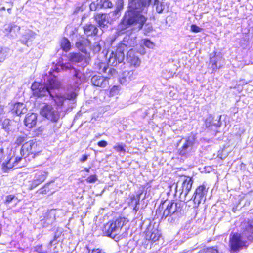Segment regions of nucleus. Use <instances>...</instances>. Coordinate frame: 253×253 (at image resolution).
I'll return each instance as SVG.
<instances>
[{
  "instance_id": "nucleus-34",
  "label": "nucleus",
  "mask_w": 253,
  "mask_h": 253,
  "mask_svg": "<svg viewBox=\"0 0 253 253\" xmlns=\"http://www.w3.org/2000/svg\"><path fill=\"white\" fill-rule=\"evenodd\" d=\"M98 2L100 9L111 8L113 6L109 0H98Z\"/></svg>"
},
{
  "instance_id": "nucleus-55",
  "label": "nucleus",
  "mask_w": 253,
  "mask_h": 253,
  "mask_svg": "<svg viewBox=\"0 0 253 253\" xmlns=\"http://www.w3.org/2000/svg\"><path fill=\"white\" fill-rule=\"evenodd\" d=\"M4 158V152L3 149H0V162L2 161Z\"/></svg>"
},
{
  "instance_id": "nucleus-40",
  "label": "nucleus",
  "mask_w": 253,
  "mask_h": 253,
  "mask_svg": "<svg viewBox=\"0 0 253 253\" xmlns=\"http://www.w3.org/2000/svg\"><path fill=\"white\" fill-rule=\"evenodd\" d=\"M52 182H53V181L48 182L46 184H45L44 186H43L39 190V193L42 194H46L47 192L49 191L48 187L49 185V184Z\"/></svg>"
},
{
  "instance_id": "nucleus-22",
  "label": "nucleus",
  "mask_w": 253,
  "mask_h": 253,
  "mask_svg": "<svg viewBox=\"0 0 253 253\" xmlns=\"http://www.w3.org/2000/svg\"><path fill=\"white\" fill-rule=\"evenodd\" d=\"M37 34L31 30H29L23 34L20 39L21 42L24 45H28V42L33 41L36 37Z\"/></svg>"
},
{
  "instance_id": "nucleus-56",
  "label": "nucleus",
  "mask_w": 253,
  "mask_h": 253,
  "mask_svg": "<svg viewBox=\"0 0 253 253\" xmlns=\"http://www.w3.org/2000/svg\"><path fill=\"white\" fill-rule=\"evenodd\" d=\"M88 156L86 155H84L83 156L82 158L80 159V161L82 162H84L87 160Z\"/></svg>"
},
{
  "instance_id": "nucleus-41",
  "label": "nucleus",
  "mask_w": 253,
  "mask_h": 253,
  "mask_svg": "<svg viewBox=\"0 0 253 253\" xmlns=\"http://www.w3.org/2000/svg\"><path fill=\"white\" fill-rule=\"evenodd\" d=\"M62 233V231L61 230L59 231V230H57L55 232V234H54V239L53 240H51L50 241L49 243V245L48 246L50 247L52 246V245L53 244L54 241L55 240H56L61 235V234Z\"/></svg>"
},
{
  "instance_id": "nucleus-44",
  "label": "nucleus",
  "mask_w": 253,
  "mask_h": 253,
  "mask_svg": "<svg viewBox=\"0 0 253 253\" xmlns=\"http://www.w3.org/2000/svg\"><path fill=\"white\" fill-rule=\"evenodd\" d=\"M90 9L91 11H95L97 9H100V6H99L98 0H97L95 2H92L90 4Z\"/></svg>"
},
{
  "instance_id": "nucleus-15",
  "label": "nucleus",
  "mask_w": 253,
  "mask_h": 253,
  "mask_svg": "<svg viewBox=\"0 0 253 253\" xmlns=\"http://www.w3.org/2000/svg\"><path fill=\"white\" fill-rule=\"evenodd\" d=\"M90 41L84 37H80L78 41L76 42V47L83 53H86L87 47H90Z\"/></svg>"
},
{
  "instance_id": "nucleus-64",
  "label": "nucleus",
  "mask_w": 253,
  "mask_h": 253,
  "mask_svg": "<svg viewBox=\"0 0 253 253\" xmlns=\"http://www.w3.org/2000/svg\"><path fill=\"white\" fill-rule=\"evenodd\" d=\"M15 112H16V113L17 114V115H19V114H18V112L16 111Z\"/></svg>"
},
{
  "instance_id": "nucleus-8",
  "label": "nucleus",
  "mask_w": 253,
  "mask_h": 253,
  "mask_svg": "<svg viewBox=\"0 0 253 253\" xmlns=\"http://www.w3.org/2000/svg\"><path fill=\"white\" fill-rule=\"evenodd\" d=\"M196 135L192 134L188 137L182 138L177 145L178 152L180 155L185 156L190 153L196 144Z\"/></svg>"
},
{
  "instance_id": "nucleus-61",
  "label": "nucleus",
  "mask_w": 253,
  "mask_h": 253,
  "mask_svg": "<svg viewBox=\"0 0 253 253\" xmlns=\"http://www.w3.org/2000/svg\"><path fill=\"white\" fill-rule=\"evenodd\" d=\"M148 29L149 30V31H150L152 30V26H149Z\"/></svg>"
},
{
  "instance_id": "nucleus-30",
  "label": "nucleus",
  "mask_w": 253,
  "mask_h": 253,
  "mask_svg": "<svg viewBox=\"0 0 253 253\" xmlns=\"http://www.w3.org/2000/svg\"><path fill=\"white\" fill-rule=\"evenodd\" d=\"M61 49L65 52H68L71 48V43L69 40L66 38H63L60 42Z\"/></svg>"
},
{
  "instance_id": "nucleus-63",
  "label": "nucleus",
  "mask_w": 253,
  "mask_h": 253,
  "mask_svg": "<svg viewBox=\"0 0 253 253\" xmlns=\"http://www.w3.org/2000/svg\"><path fill=\"white\" fill-rule=\"evenodd\" d=\"M0 10L4 11L5 10V8L4 7H2L0 9Z\"/></svg>"
},
{
  "instance_id": "nucleus-57",
  "label": "nucleus",
  "mask_w": 253,
  "mask_h": 253,
  "mask_svg": "<svg viewBox=\"0 0 253 253\" xmlns=\"http://www.w3.org/2000/svg\"><path fill=\"white\" fill-rule=\"evenodd\" d=\"M139 199H140V197L139 196L137 197V199L136 200V204H135L136 206H135V209L136 208L137 205L139 204Z\"/></svg>"
},
{
  "instance_id": "nucleus-28",
  "label": "nucleus",
  "mask_w": 253,
  "mask_h": 253,
  "mask_svg": "<svg viewBox=\"0 0 253 253\" xmlns=\"http://www.w3.org/2000/svg\"><path fill=\"white\" fill-rule=\"evenodd\" d=\"M68 57L70 61L76 63L80 62L84 59V56L79 53H70Z\"/></svg>"
},
{
  "instance_id": "nucleus-19",
  "label": "nucleus",
  "mask_w": 253,
  "mask_h": 253,
  "mask_svg": "<svg viewBox=\"0 0 253 253\" xmlns=\"http://www.w3.org/2000/svg\"><path fill=\"white\" fill-rule=\"evenodd\" d=\"M126 60L128 63L136 67L139 66L141 63L140 60L135 55L134 50L132 48L129 49L127 51Z\"/></svg>"
},
{
  "instance_id": "nucleus-49",
  "label": "nucleus",
  "mask_w": 253,
  "mask_h": 253,
  "mask_svg": "<svg viewBox=\"0 0 253 253\" xmlns=\"http://www.w3.org/2000/svg\"><path fill=\"white\" fill-rule=\"evenodd\" d=\"M202 29L197 26L196 25L193 24L191 26V30L194 33H198L202 31Z\"/></svg>"
},
{
  "instance_id": "nucleus-38",
  "label": "nucleus",
  "mask_w": 253,
  "mask_h": 253,
  "mask_svg": "<svg viewBox=\"0 0 253 253\" xmlns=\"http://www.w3.org/2000/svg\"><path fill=\"white\" fill-rule=\"evenodd\" d=\"M10 30H12V34L11 36L13 38L16 37L17 34L19 33L20 30V27L16 25L12 24V27H11Z\"/></svg>"
},
{
  "instance_id": "nucleus-9",
  "label": "nucleus",
  "mask_w": 253,
  "mask_h": 253,
  "mask_svg": "<svg viewBox=\"0 0 253 253\" xmlns=\"http://www.w3.org/2000/svg\"><path fill=\"white\" fill-rule=\"evenodd\" d=\"M126 222L124 218H119L115 221L108 222L104 227V233L109 237L115 238L117 235Z\"/></svg>"
},
{
  "instance_id": "nucleus-58",
  "label": "nucleus",
  "mask_w": 253,
  "mask_h": 253,
  "mask_svg": "<svg viewBox=\"0 0 253 253\" xmlns=\"http://www.w3.org/2000/svg\"><path fill=\"white\" fill-rule=\"evenodd\" d=\"M84 170L87 172H89L90 171L89 168H85Z\"/></svg>"
},
{
  "instance_id": "nucleus-5",
  "label": "nucleus",
  "mask_w": 253,
  "mask_h": 253,
  "mask_svg": "<svg viewBox=\"0 0 253 253\" xmlns=\"http://www.w3.org/2000/svg\"><path fill=\"white\" fill-rule=\"evenodd\" d=\"M71 73L73 74V76L70 86L71 89L73 91L67 94V98L71 100L73 102V104H75L76 103V98L77 96V91L81 84L84 75L80 71L74 68L71 69Z\"/></svg>"
},
{
  "instance_id": "nucleus-62",
  "label": "nucleus",
  "mask_w": 253,
  "mask_h": 253,
  "mask_svg": "<svg viewBox=\"0 0 253 253\" xmlns=\"http://www.w3.org/2000/svg\"><path fill=\"white\" fill-rule=\"evenodd\" d=\"M101 134H98V135H96V136H95V137H96V138H99V137H100V136H101Z\"/></svg>"
},
{
  "instance_id": "nucleus-2",
  "label": "nucleus",
  "mask_w": 253,
  "mask_h": 253,
  "mask_svg": "<svg viewBox=\"0 0 253 253\" xmlns=\"http://www.w3.org/2000/svg\"><path fill=\"white\" fill-rule=\"evenodd\" d=\"M43 84L35 82L31 86L34 96L38 97L49 95L51 97H54L53 90L58 89L60 86V83L57 81L55 75H52L49 73V76H46Z\"/></svg>"
},
{
  "instance_id": "nucleus-32",
  "label": "nucleus",
  "mask_w": 253,
  "mask_h": 253,
  "mask_svg": "<svg viewBox=\"0 0 253 253\" xmlns=\"http://www.w3.org/2000/svg\"><path fill=\"white\" fill-rule=\"evenodd\" d=\"M71 67V65H69V66H68V65H63V66H60V65H56L54 68H53L52 70H50V72H49V73L50 74H51L52 76L53 75H55L54 74L55 72L56 73H58L60 72V70L61 69H69L70 70H71V69H72L73 67Z\"/></svg>"
},
{
  "instance_id": "nucleus-16",
  "label": "nucleus",
  "mask_w": 253,
  "mask_h": 253,
  "mask_svg": "<svg viewBox=\"0 0 253 253\" xmlns=\"http://www.w3.org/2000/svg\"><path fill=\"white\" fill-rule=\"evenodd\" d=\"M221 116L218 115L216 119H214L213 117L210 116L205 120V126L207 128L210 129H216L220 126V122Z\"/></svg>"
},
{
  "instance_id": "nucleus-39",
  "label": "nucleus",
  "mask_w": 253,
  "mask_h": 253,
  "mask_svg": "<svg viewBox=\"0 0 253 253\" xmlns=\"http://www.w3.org/2000/svg\"><path fill=\"white\" fill-rule=\"evenodd\" d=\"M13 201L16 203L17 201V198L13 195H9L5 197L4 202L6 204H9Z\"/></svg>"
},
{
  "instance_id": "nucleus-25",
  "label": "nucleus",
  "mask_w": 253,
  "mask_h": 253,
  "mask_svg": "<svg viewBox=\"0 0 253 253\" xmlns=\"http://www.w3.org/2000/svg\"><path fill=\"white\" fill-rule=\"evenodd\" d=\"M40 114L52 122H56L59 118L58 112H40Z\"/></svg>"
},
{
  "instance_id": "nucleus-51",
  "label": "nucleus",
  "mask_w": 253,
  "mask_h": 253,
  "mask_svg": "<svg viewBox=\"0 0 253 253\" xmlns=\"http://www.w3.org/2000/svg\"><path fill=\"white\" fill-rule=\"evenodd\" d=\"M34 251L38 253H43L46 251H43L42 250V245L37 246L35 247Z\"/></svg>"
},
{
  "instance_id": "nucleus-60",
  "label": "nucleus",
  "mask_w": 253,
  "mask_h": 253,
  "mask_svg": "<svg viewBox=\"0 0 253 253\" xmlns=\"http://www.w3.org/2000/svg\"><path fill=\"white\" fill-rule=\"evenodd\" d=\"M0 109H1V110H3V109H5L4 107V106H3L2 105H0Z\"/></svg>"
},
{
  "instance_id": "nucleus-59",
  "label": "nucleus",
  "mask_w": 253,
  "mask_h": 253,
  "mask_svg": "<svg viewBox=\"0 0 253 253\" xmlns=\"http://www.w3.org/2000/svg\"><path fill=\"white\" fill-rule=\"evenodd\" d=\"M7 12H8V13L10 14L11 13V8H8L7 9Z\"/></svg>"
},
{
  "instance_id": "nucleus-3",
  "label": "nucleus",
  "mask_w": 253,
  "mask_h": 253,
  "mask_svg": "<svg viewBox=\"0 0 253 253\" xmlns=\"http://www.w3.org/2000/svg\"><path fill=\"white\" fill-rule=\"evenodd\" d=\"M122 43H120L115 51H109L107 56H109L108 63L113 66H116L122 63L125 58L124 52L127 51L129 48L133 46L135 44L134 40L130 39V36H126Z\"/></svg>"
},
{
  "instance_id": "nucleus-36",
  "label": "nucleus",
  "mask_w": 253,
  "mask_h": 253,
  "mask_svg": "<svg viewBox=\"0 0 253 253\" xmlns=\"http://www.w3.org/2000/svg\"><path fill=\"white\" fill-rule=\"evenodd\" d=\"M107 15L111 23L112 21L115 20L121 16V11L116 9L114 11L110 12Z\"/></svg>"
},
{
  "instance_id": "nucleus-47",
  "label": "nucleus",
  "mask_w": 253,
  "mask_h": 253,
  "mask_svg": "<svg viewBox=\"0 0 253 253\" xmlns=\"http://www.w3.org/2000/svg\"><path fill=\"white\" fill-rule=\"evenodd\" d=\"M98 180L96 175H92L89 176L86 179L87 182L89 183H95Z\"/></svg>"
},
{
  "instance_id": "nucleus-14",
  "label": "nucleus",
  "mask_w": 253,
  "mask_h": 253,
  "mask_svg": "<svg viewBox=\"0 0 253 253\" xmlns=\"http://www.w3.org/2000/svg\"><path fill=\"white\" fill-rule=\"evenodd\" d=\"M193 181L191 178L189 177L185 178L183 180L182 186H181V192H180V198H182V196L184 197V200H186V198L191 190Z\"/></svg>"
},
{
  "instance_id": "nucleus-23",
  "label": "nucleus",
  "mask_w": 253,
  "mask_h": 253,
  "mask_svg": "<svg viewBox=\"0 0 253 253\" xmlns=\"http://www.w3.org/2000/svg\"><path fill=\"white\" fill-rule=\"evenodd\" d=\"M135 78L134 72L133 70H126L124 71L120 78V83L122 84H125L126 82H129Z\"/></svg>"
},
{
  "instance_id": "nucleus-7",
  "label": "nucleus",
  "mask_w": 253,
  "mask_h": 253,
  "mask_svg": "<svg viewBox=\"0 0 253 253\" xmlns=\"http://www.w3.org/2000/svg\"><path fill=\"white\" fill-rule=\"evenodd\" d=\"M42 147L41 143L36 139H33L25 142L22 146L20 153L22 156L27 157L32 155L34 158L36 155L42 151Z\"/></svg>"
},
{
  "instance_id": "nucleus-10",
  "label": "nucleus",
  "mask_w": 253,
  "mask_h": 253,
  "mask_svg": "<svg viewBox=\"0 0 253 253\" xmlns=\"http://www.w3.org/2000/svg\"><path fill=\"white\" fill-rule=\"evenodd\" d=\"M208 189L209 187L205 183L199 186L196 189L192 198L190 199L193 201L194 207H198L200 203L205 202Z\"/></svg>"
},
{
  "instance_id": "nucleus-26",
  "label": "nucleus",
  "mask_w": 253,
  "mask_h": 253,
  "mask_svg": "<svg viewBox=\"0 0 253 253\" xmlns=\"http://www.w3.org/2000/svg\"><path fill=\"white\" fill-rule=\"evenodd\" d=\"M54 90H52V92L54 94V97H53V99L55 101V102L56 103H58L59 104H58V106H59V105H64V104L67 102V101H70L71 102L72 105L71 107V109H73L74 108V106L75 105V104H73V102H72L71 100H69V99H67V94L65 95V99H63L61 97H59L56 93H54ZM53 98V97H52Z\"/></svg>"
},
{
  "instance_id": "nucleus-46",
  "label": "nucleus",
  "mask_w": 253,
  "mask_h": 253,
  "mask_svg": "<svg viewBox=\"0 0 253 253\" xmlns=\"http://www.w3.org/2000/svg\"><path fill=\"white\" fill-rule=\"evenodd\" d=\"M113 148L118 152H125L126 150L124 148V146L122 144H119L113 147Z\"/></svg>"
},
{
  "instance_id": "nucleus-11",
  "label": "nucleus",
  "mask_w": 253,
  "mask_h": 253,
  "mask_svg": "<svg viewBox=\"0 0 253 253\" xmlns=\"http://www.w3.org/2000/svg\"><path fill=\"white\" fill-rule=\"evenodd\" d=\"M241 233L249 242L253 241V220H248L242 224Z\"/></svg>"
},
{
  "instance_id": "nucleus-4",
  "label": "nucleus",
  "mask_w": 253,
  "mask_h": 253,
  "mask_svg": "<svg viewBox=\"0 0 253 253\" xmlns=\"http://www.w3.org/2000/svg\"><path fill=\"white\" fill-rule=\"evenodd\" d=\"M165 205L166 207L163 212L162 218L165 219L167 218V220L169 223L175 222L181 215V203L172 201H164L161 203L156 212L161 213Z\"/></svg>"
},
{
  "instance_id": "nucleus-24",
  "label": "nucleus",
  "mask_w": 253,
  "mask_h": 253,
  "mask_svg": "<svg viewBox=\"0 0 253 253\" xmlns=\"http://www.w3.org/2000/svg\"><path fill=\"white\" fill-rule=\"evenodd\" d=\"M84 33L87 36H95L97 35L98 29L94 25L91 23L85 24L84 27Z\"/></svg>"
},
{
  "instance_id": "nucleus-33",
  "label": "nucleus",
  "mask_w": 253,
  "mask_h": 253,
  "mask_svg": "<svg viewBox=\"0 0 253 253\" xmlns=\"http://www.w3.org/2000/svg\"><path fill=\"white\" fill-rule=\"evenodd\" d=\"M10 49L6 47H0V62H2L8 56Z\"/></svg>"
},
{
  "instance_id": "nucleus-42",
  "label": "nucleus",
  "mask_w": 253,
  "mask_h": 253,
  "mask_svg": "<svg viewBox=\"0 0 253 253\" xmlns=\"http://www.w3.org/2000/svg\"><path fill=\"white\" fill-rule=\"evenodd\" d=\"M91 49L94 53H98L101 49V47L100 43L98 42H96L93 44Z\"/></svg>"
},
{
  "instance_id": "nucleus-52",
  "label": "nucleus",
  "mask_w": 253,
  "mask_h": 253,
  "mask_svg": "<svg viewBox=\"0 0 253 253\" xmlns=\"http://www.w3.org/2000/svg\"><path fill=\"white\" fill-rule=\"evenodd\" d=\"M12 24H9L7 27L5 28L4 33L6 34H12V30H10L11 27H12Z\"/></svg>"
},
{
  "instance_id": "nucleus-37",
  "label": "nucleus",
  "mask_w": 253,
  "mask_h": 253,
  "mask_svg": "<svg viewBox=\"0 0 253 253\" xmlns=\"http://www.w3.org/2000/svg\"><path fill=\"white\" fill-rule=\"evenodd\" d=\"M10 120L8 119H5L2 123V127L8 133L11 131V129L10 128Z\"/></svg>"
},
{
  "instance_id": "nucleus-20",
  "label": "nucleus",
  "mask_w": 253,
  "mask_h": 253,
  "mask_svg": "<svg viewBox=\"0 0 253 253\" xmlns=\"http://www.w3.org/2000/svg\"><path fill=\"white\" fill-rule=\"evenodd\" d=\"M37 115L33 112L28 113L25 117V125L29 128L34 127L37 123Z\"/></svg>"
},
{
  "instance_id": "nucleus-6",
  "label": "nucleus",
  "mask_w": 253,
  "mask_h": 253,
  "mask_svg": "<svg viewBox=\"0 0 253 253\" xmlns=\"http://www.w3.org/2000/svg\"><path fill=\"white\" fill-rule=\"evenodd\" d=\"M249 244V242L241 233H235L230 235L229 246L232 253H238L243 248H247Z\"/></svg>"
},
{
  "instance_id": "nucleus-35",
  "label": "nucleus",
  "mask_w": 253,
  "mask_h": 253,
  "mask_svg": "<svg viewBox=\"0 0 253 253\" xmlns=\"http://www.w3.org/2000/svg\"><path fill=\"white\" fill-rule=\"evenodd\" d=\"M218 58H219V57L215 56L210 58V63L211 64V68L213 71L220 68L221 67L220 65H218L217 64Z\"/></svg>"
},
{
  "instance_id": "nucleus-21",
  "label": "nucleus",
  "mask_w": 253,
  "mask_h": 253,
  "mask_svg": "<svg viewBox=\"0 0 253 253\" xmlns=\"http://www.w3.org/2000/svg\"><path fill=\"white\" fill-rule=\"evenodd\" d=\"M22 159L21 157H16L10 158L7 163H3L2 164V169L4 172L7 171L8 169H12L16 166L18 163Z\"/></svg>"
},
{
  "instance_id": "nucleus-27",
  "label": "nucleus",
  "mask_w": 253,
  "mask_h": 253,
  "mask_svg": "<svg viewBox=\"0 0 253 253\" xmlns=\"http://www.w3.org/2000/svg\"><path fill=\"white\" fill-rule=\"evenodd\" d=\"M9 108L11 111H23L25 108L26 105L21 102H11L9 103Z\"/></svg>"
},
{
  "instance_id": "nucleus-43",
  "label": "nucleus",
  "mask_w": 253,
  "mask_h": 253,
  "mask_svg": "<svg viewBox=\"0 0 253 253\" xmlns=\"http://www.w3.org/2000/svg\"><path fill=\"white\" fill-rule=\"evenodd\" d=\"M84 252L85 253H105L104 251L99 249H94L90 250L88 248H86L84 249Z\"/></svg>"
},
{
  "instance_id": "nucleus-13",
  "label": "nucleus",
  "mask_w": 253,
  "mask_h": 253,
  "mask_svg": "<svg viewBox=\"0 0 253 253\" xmlns=\"http://www.w3.org/2000/svg\"><path fill=\"white\" fill-rule=\"evenodd\" d=\"M109 79L108 77L94 75L92 77L91 82L93 85L104 88L109 86Z\"/></svg>"
},
{
  "instance_id": "nucleus-54",
  "label": "nucleus",
  "mask_w": 253,
  "mask_h": 253,
  "mask_svg": "<svg viewBox=\"0 0 253 253\" xmlns=\"http://www.w3.org/2000/svg\"><path fill=\"white\" fill-rule=\"evenodd\" d=\"M41 111H51L50 107L48 105H45L42 108Z\"/></svg>"
},
{
  "instance_id": "nucleus-29",
  "label": "nucleus",
  "mask_w": 253,
  "mask_h": 253,
  "mask_svg": "<svg viewBox=\"0 0 253 253\" xmlns=\"http://www.w3.org/2000/svg\"><path fill=\"white\" fill-rule=\"evenodd\" d=\"M97 72L99 73H107L108 70V72L112 73V72H115V70H112L111 69L109 68L106 63L103 62L99 63L97 65Z\"/></svg>"
},
{
  "instance_id": "nucleus-50",
  "label": "nucleus",
  "mask_w": 253,
  "mask_h": 253,
  "mask_svg": "<svg viewBox=\"0 0 253 253\" xmlns=\"http://www.w3.org/2000/svg\"><path fill=\"white\" fill-rule=\"evenodd\" d=\"M26 137L25 136H18L15 141V143L18 145H21L25 141Z\"/></svg>"
},
{
  "instance_id": "nucleus-12",
  "label": "nucleus",
  "mask_w": 253,
  "mask_h": 253,
  "mask_svg": "<svg viewBox=\"0 0 253 253\" xmlns=\"http://www.w3.org/2000/svg\"><path fill=\"white\" fill-rule=\"evenodd\" d=\"M161 236V233L157 227L149 223L146 231V239L153 242L158 241Z\"/></svg>"
},
{
  "instance_id": "nucleus-1",
  "label": "nucleus",
  "mask_w": 253,
  "mask_h": 253,
  "mask_svg": "<svg viewBox=\"0 0 253 253\" xmlns=\"http://www.w3.org/2000/svg\"><path fill=\"white\" fill-rule=\"evenodd\" d=\"M152 0H132L129 3L128 10L125 13L118 30L121 33L131 25H138L142 29L147 18L143 14L146 13Z\"/></svg>"
},
{
  "instance_id": "nucleus-18",
  "label": "nucleus",
  "mask_w": 253,
  "mask_h": 253,
  "mask_svg": "<svg viewBox=\"0 0 253 253\" xmlns=\"http://www.w3.org/2000/svg\"><path fill=\"white\" fill-rule=\"evenodd\" d=\"M94 17L96 22L101 28L108 27V24L110 23L107 14L98 13L94 15Z\"/></svg>"
},
{
  "instance_id": "nucleus-17",
  "label": "nucleus",
  "mask_w": 253,
  "mask_h": 253,
  "mask_svg": "<svg viewBox=\"0 0 253 253\" xmlns=\"http://www.w3.org/2000/svg\"><path fill=\"white\" fill-rule=\"evenodd\" d=\"M48 172L45 171H40L36 173L34 179L31 184V189H33L42 183L46 179Z\"/></svg>"
},
{
  "instance_id": "nucleus-53",
  "label": "nucleus",
  "mask_w": 253,
  "mask_h": 253,
  "mask_svg": "<svg viewBox=\"0 0 253 253\" xmlns=\"http://www.w3.org/2000/svg\"><path fill=\"white\" fill-rule=\"evenodd\" d=\"M98 146L100 147H105L108 143L107 142L104 140L100 141L98 142Z\"/></svg>"
},
{
  "instance_id": "nucleus-31",
  "label": "nucleus",
  "mask_w": 253,
  "mask_h": 253,
  "mask_svg": "<svg viewBox=\"0 0 253 253\" xmlns=\"http://www.w3.org/2000/svg\"><path fill=\"white\" fill-rule=\"evenodd\" d=\"M153 4L156 6V10L158 13H163L165 8V5L163 2H161L159 0H153Z\"/></svg>"
},
{
  "instance_id": "nucleus-48",
  "label": "nucleus",
  "mask_w": 253,
  "mask_h": 253,
  "mask_svg": "<svg viewBox=\"0 0 253 253\" xmlns=\"http://www.w3.org/2000/svg\"><path fill=\"white\" fill-rule=\"evenodd\" d=\"M124 1L123 0H117L116 2V9L119 10L121 11V10L123 8Z\"/></svg>"
},
{
  "instance_id": "nucleus-45",
  "label": "nucleus",
  "mask_w": 253,
  "mask_h": 253,
  "mask_svg": "<svg viewBox=\"0 0 253 253\" xmlns=\"http://www.w3.org/2000/svg\"><path fill=\"white\" fill-rule=\"evenodd\" d=\"M143 43L146 47L152 49L154 47V43L148 39H145Z\"/></svg>"
}]
</instances>
